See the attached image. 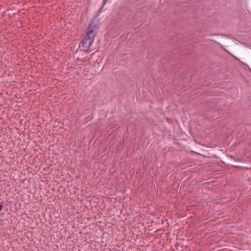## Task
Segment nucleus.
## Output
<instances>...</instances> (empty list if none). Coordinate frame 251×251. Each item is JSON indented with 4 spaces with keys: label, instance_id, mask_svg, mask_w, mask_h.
Instances as JSON below:
<instances>
[{
    "label": "nucleus",
    "instance_id": "2",
    "mask_svg": "<svg viewBox=\"0 0 251 251\" xmlns=\"http://www.w3.org/2000/svg\"><path fill=\"white\" fill-rule=\"evenodd\" d=\"M240 43L242 45H244V46H246V47H247L251 48V45H248V44H247V43H246L245 42H240Z\"/></svg>",
    "mask_w": 251,
    "mask_h": 251
},
{
    "label": "nucleus",
    "instance_id": "3",
    "mask_svg": "<svg viewBox=\"0 0 251 251\" xmlns=\"http://www.w3.org/2000/svg\"><path fill=\"white\" fill-rule=\"evenodd\" d=\"M3 205L0 204V211L2 209Z\"/></svg>",
    "mask_w": 251,
    "mask_h": 251
},
{
    "label": "nucleus",
    "instance_id": "1",
    "mask_svg": "<svg viewBox=\"0 0 251 251\" xmlns=\"http://www.w3.org/2000/svg\"><path fill=\"white\" fill-rule=\"evenodd\" d=\"M98 26L91 22L86 29V35L82 41L83 46L85 48H89L94 41L98 29Z\"/></svg>",
    "mask_w": 251,
    "mask_h": 251
}]
</instances>
